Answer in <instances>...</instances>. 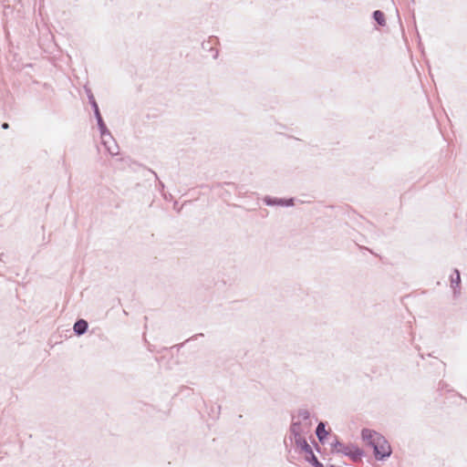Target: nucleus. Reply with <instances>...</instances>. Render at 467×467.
I'll list each match as a JSON object with an SVG mask.
<instances>
[{"mask_svg": "<svg viewBox=\"0 0 467 467\" xmlns=\"http://www.w3.org/2000/svg\"><path fill=\"white\" fill-rule=\"evenodd\" d=\"M362 438L368 445L373 447L374 454L377 459L382 460L390 455V445L379 433L366 429L362 431Z\"/></svg>", "mask_w": 467, "mask_h": 467, "instance_id": "f257e3e1", "label": "nucleus"}, {"mask_svg": "<svg viewBox=\"0 0 467 467\" xmlns=\"http://www.w3.org/2000/svg\"><path fill=\"white\" fill-rule=\"evenodd\" d=\"M342 453L349 456L353 461H359L362 456V451L356 446H344L341 450Z\"/></svg>", "mask_w": 467, "mask_h": 467, "instance_id": "f03ea898", "label": "nucleus"}, {"mask_svg": "<svg viewBox=\"0 0 467 467\" xmlns=\"http://www.w3.org/2000/svg\"><path fill=\"white\" fill-rule=\"evenodd\" d=\"M461 284V276L460 272L455 269L453 271V274L451 275V286L454 290V292H457V290L460 288Z\"/></svg>", "mask_w": 467, "mask_h": 467, "instance_id": "7ed1b4c3", "label": "nucleus"}, {"mask_svg": "<svg viewBox=\"0 0 467 467\" xmlns=\"http://www.w3.org/2000/svg\"><path fill=\"white\" fill-rule=\"evenodd\" d=\"M87 328L88 323L83 319L77 321L74 325V330L78 335H82L83 333H85Z\"/></svg>", "mask_w": 467, "mask_h": 467, "instance_id": "20e7f679", "label": "nucleus"}, {"mask_svg": "<svg viewBox=\"0 0 467 467\" xmlns=\"http://www.w3.org/2000/svg\"><path fill=\"white\" fill-rule=\"evenodd\" d=\"M316 432L320 441H322L326 438V436L327 435V431H326V427L323 422H320L318 424Z\"/></svg>", "mask_w": 467, "mask_h": 467, "instance_id": "39448f33", "label": "nucleus"}, {"mask_svg": "<svg viewBox=\"0 0 467 467\" xmlns=\"http://www.w3.org/2000/svg\"><path fill=\"white\" fill-rule=\"evenodd\" d=\"M374 18L378 22L379 25L384 26L385 25V16L381 11H375L374 12Z\"/></svg>", "mask_w": 467, "mask_h": 467, "instance_id": "423d86ee", "label": "nucleus"}, {"mask_svg": "<svg viewBox=\"0 0 467 467\" xmlns=\"http://www.w3.org/2000/svg\"><path fill=\"white\" fill-rule=\"evenodd\" d=\"M109 151L110 152V154H117V152L111 150L110 148H109Z\"/></svg>", "mask_w": 467, "mask_h": 467, "instance_id": "0eeeda50", "label": "nucleus"}, {"mask_svg": "<svg viewBox=\"0 0 467 467\" xmlns=\"http://www.w3.org/2000/svg\"><path fill=\"white\" fill-rule=\"evenodd\" d=\"M3 128H4V129H7V128H8V124H7V123H4V124H3Z\"/></svg>", "mask_w": 467, "mask_h": 467, "instance_id": "6e6552de", "label": "nucleus"}]
</instances>
